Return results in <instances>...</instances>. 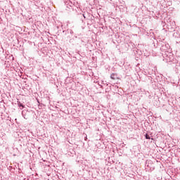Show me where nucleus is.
Returning <instances> with one entry per match:
<instances>
[{"label":"nucleus","instance_id":"nucleus-1","mask_svg":"<svg viewBox=\"0 0 180 180\" xmlns=\"http://www.w3.org/2000/svg\"><path fill=\"white\" fill-rule=\"evenodd\" d=\"M110 78H111V79H116V78H117V74H115V73L111 74Z\"/></svg>","mask_w":180,"mask_h":180},{"label":"nucleus","instance_id":"nucleus-2","mask_svg":"<svg viewBox=\"0 0 180 180\" xmlns=\"http://www.w3.org/2000/svg\"><path fill=\"white\" fill-rule=\"evenodd\" d=\"M18 105L19 106V108H25V105H23V104H22V103H20V101H18Z\"/></svg>","mask_w":180,"mask_h":180},{"label":"nucleus","instance_id":"nucleus-4","mask_svg":"<svg viewBox=\"0 0 180 180\" xmlns=\"http://www.w3.org/2000/svg\"><path fill=\"white\" fill-rule=\"evenodd\" d=\"M101 86V88H102V85H100Z\"/></svg>","mask_w":180,"mask_h":180},{"label":"nucleus","instance_id":"nucleus-3","mask_svg":"<svg viewBox=\"0 0 180 180\" xmlns=\"http://www.w3.org/2000/svg\"><path fill=\"white\" fill-rule=\"evenodd\" d=\"M145 137L147 140H150V135H148V134H145Z\"/></svg>","mask_w":180,"mask_h":180}]
</instances>
